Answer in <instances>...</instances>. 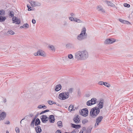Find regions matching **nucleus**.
<instances>
[{
  "instance_id": "nucleus-1",
  "label": "nucleus",
  "mask_w": 133,
  "mask_h": 133,
  "mask_svg": "<svg viewBox=\"0 0 133 133\" xmlns=\"http://www.w3.org/2000/svg\"><path fill=\"white\" fill-rule=\"evenodd\" d=\"M86 29L84 27L82 29L80 34L77 37V39L80 41L84 40L87 38V34L86 32Z\"/></svg>"
},
{
  "instance_id": "nucleus-2",
  "label": "nucleus",
  "mask_w": 133,
  "mask_h": 133,
  "mask_svg": "<svg viewBox=\"0 0 133 133\" xmlns=\"http://www.w3.org/2000/svg\"><path fill=\"white\" fill-rule=\"evenodd\" d=\"M100 111L99 108L97 107H95L92 108L90 112V114L92 117L91 118H95L99 114Z\"/></svg>"
},
{
  "instance_id": "nucleus-3",
  "label": "nucleus",
  "mask_w": 133,
  "mask_h": 133,
  "mask_svg": "<svg viewBox=\"0 0 133 133\" xmlns=\"http://www.w3.org/2000/svg\"><path fill=\"white\" fill-rule=\"evenodd\" d=\"M59 96V98L63 100H64L68 98L69 96L68 92H64L60 94Z\"/></svg>"
},
{
  "instance_id": "nucleus-4",
  "label": "nucleus",
  "mask_w": 133,
  "mask_h": 133,
  "mask_svg": "<svg viewBox=\"0 0 133 133\" xmlns=\"http://www.w3.org/2000/svg\"><path fill=\"white\" fill-rule=\"evenodd\" d=\"M82 60L87 59L88 57V54L86 50H83L81 51Z\"/></svg>"
},
{
  "instance_id": "nucleus-5",
  "label": "nucleus",
  "mask_w": 133,
  "mask_h": 133,
  "mask_svg": "<svg viewBox=\"0 0 133 133\" xmlns=\"http://www.w3.org/2000/svg\"><path fill=\"white\" fill-rule=\"evenodd\" d=\"M88 110L86 108H85L82 109L79 112L80 113V114L82 116L84 117H86L88 116Z\"/></svg>"
},
{
  "instance_id": "nucleus-6",
  "label": "nucleus",
  "mask_w": 133,
  "mask_h": 133,
  "mask_svg": "<svg viewBox=\"0 0 133 133\" xmlns=\"http://www.w3.org/2000/svg\"><path fill=\"white\" fill-rule=\"evenodd\" d=\"M76 59L78 60H82L81 51H79L75 54Z\"/></svg>"
},
{
  "instance_id": "nucleus-7",
  "label": "nucleus",
  "mask_w": 133,
  "mask_h": 133,
  "mask_svg": "<svg viewBox=\"0 0 133 133\" xmlns=\"http://www.w3.org/2000/svg\"><path fill=\"white\" fill-rule=\"evenodd\" d=\"M97 99L95 98H92L91 100L88 101L87 103L88 106H91V105L95 104L96 103Z\"/></svg>"
},
{
  "instance_id": "nucleus-8",
  "label": "nucleus",
  "mask_w": 133,
  "mask_h": 133,
  "mask_svg": "<svg viewBox=\"0 0 133 133\" xmlns=\"http://www.w3.org/2000/svg\"><path fill=\"white\" fill-rule=\"evenodd\" d=\"M40 118L42 122L44 123L47 122L49 119V117H48L46 115H43Z\"/></svg>"
},
{
  "instance_id": "nucleus-9",
  "label": "nucleus",
  "mask_w": 133,
  "mask_h": 133,
  "mask_svg": "<svg viewBox=\"0 0 133 133\" xmlns=\"http://www.w3.org/2000/svg\"><path fill=\"white\" fill-rule=\"evenodd\" d=\"M30 4L32 7L35 6H39L41 5V4L37 2H34L31 1L30 2Z\"/></svg>"
},
{
  "instance_id": "nucleus-10",
  "label": "nucleus",
  "mask_w": 133,
  "mask_h": 133,
  "mask_svg": "<svg viewBox=\"0 0 133 133\" xmlns=\"http://www.w3.org/2000/svg\"><path fill=\"white\" fill-rule=\"evenodd\" d=\"M12 23H15L16 24H19L21 23L20 20L18 18H17L16 16L14 17L12 19Z\"/></svg>"
},
{
  "instance_id": "nucleus-11",
  "label": "nucleus",
  "mask_w": 133,
  "mask_h": 133,
  "mask_svg": "<svg viewBox=\"0 0 133 133\" xmlns=\"http://www.w3.org/2000/svg\"><path fill=\"white\" fill-rule=\"evenodd\" d=\"M6 114L4 112H2L0 114V121L3 120L6 117Z\"/></svg>"
},
{
  "instance_id": "nucleus-12",
  "label": "nucleus",
  "mask_w": 133,
  "mask_h": 133,
  "mask_svg": "<svg viewBox=\"0 0 133 133\" xmlns=\"http://www.w3.org/2000/svg\"><path fill=\"white\" fill-rule=\"evenodd\" d=\"M103 119V117L102 116H99L96 119V123L95 125L96 126V124L97 126H98L99 124V123H100L102 121Z\"/></svg>"
},
{
  "instance_id": "nucleus-13",
  "label": "nucleus",
  "mask_w": 133,
  "mask_h": 133,
  "mask_svg": "<svg viewBox=\"0 0 133 133\" xmlns=\"http://www.w3.org/2000/svg\"><path fill=\"white\" fill-rule=\"evenodd\" d=\"M38 113L36 114L35 115V117L33 118L31 121L30 124V126L31 127H32L33 128H34V122H35V119L36 118L38 117Z\"/></svg>"
},
{
  "instance_id": "nucleus-14",
  "label": "nucleus",
  "mask_w": 133,
  "mask_h": 133,
  "mask_svg": "<svg viewBox=\"0 0 133 133\" xmlns=\"http://www.w3.org/2000/svg\"><path fill=\"white\" fill-rule=\"evenodd\" d=\"M49 122L51 123H54L55 122V119L54 116L53 115L49 116Z\"/></svg>"
},
{
  "instance_id": "nucleus-15",
  "label": "nucleus",
  "mask_w": 133,
  "mask_h": 133,
  "mask_svg": "<svg viewBox=\"0 0 133 133\" xmlns=\"http://www.w3.org/2000/svg\"><path fill=\"white\" fill-rule=\"evenodd\" d=\"M35 130L37 133H40L42 131V129L40 126H37L35 128Z\"/></svg>"
},
{
  "instance_id": "nucleus-16",
  "label": "nucleus",
  "mask_w": 133,
  "mask_h": 133,
  "mask_svg": "<svg viewBox=\"0 0 133 133\" xmlns=\"http://www.w3.org/2000/svg\"><path fill=\"white\" fill-rule=\"evenodd\" d=\"M41 122L38 118H37L36 119H35V122H34V125L35 126H38V125L40 124Z\"/></svg>"
},
{
  "instance_id": "nucleus-17",
  "label": "nucleus",
  "mask_w": 133,
  "mask_h": 133,
  "mask_svg": "<svg viewBox=\"0 0 133 133\" xmlns=\"http://www.w3.org/2000/svg\"><path fill=\"white\" fill-rule=\"evenodd\" d=\"M71 126L72 127L76 128V129H78L80 128L81 127V126L79 124H74L71 123Z\"/></svg>"
},
{
  "instance_id": "nucleus-18",
  "label": "nucleus",
  "mask_w": 133,
  "mask_h": 133,
  "mask_svg": "<svg viewBox=\"0 0 133 133\" xmlns=\"http://www.w3.org/2000/svg\"><path fill=\"white\" fill-rule=\"evenodd\" d=\"M104 2L106 3L109 6L113 7L115 6V5L110 1H105Z\"/></svg>"
},
{
  "instance_id": "nucleus-19",
  "label": "nucleus",
  "mask_w": 133,
  "mask_h": 133,
  "mask_svg": "<svg viewBox=\"0 0 133 133\" xmlns=\"http://www.w3.org/2000/svg\"><path fill=\"white\" fill-rule=\"evenodd\" d=\"M62 86L60 84H59L56 85L55 89V90L56 91H58L60 90L62 88Z\"/></svg>"
},
{
  "instance_id": "nucleus-20",
  "label": "nucleus",
  "mask_w": 133,
  "mask_h": 133,
  "mask_svg": "<svg viewBox=\"0 0 133 133\" xmlns=\"http://www.w3.org/2000/svg\"><path fill=\"white\" fill-rule=\"evenodd\" d=\"M97 9L98 11H101L102 12H104L105 11L103 9L102 6H98L97 7Z\"/></svg>"
},
{
  "instance_id": "nucleus-21",
  "label": "nucleus",
  "mask_w": 133,
  "mask_h": 133,
  "mask_svg": "<svg viewBox=\"0 0 133 133\" xmlns=\"http://www.w3.org/2000/svg\"><path fill=\"white\" fill-rule=\"evenodd\" d=\"M6 19V17L5 16H0V22H3Z\"/></svg>"
},
{
  "instance_id": "nucleus-22",
  "label": "nucleus",
  "mask_w": 133,
  "mask_h": 133,
  "mask_svg": "<svg viewBox=\"0 0 133 133\" xmlns=\"http://www.w3.org/2000/svg\"><path fill=\"white\" fill-rule=\"evenodd\" d=\"M57 124L58 127H59L61 128L63 127L62 122L61 121L58 122Z\"/></svg>"
},
{
  "instance_id": "nucleus-23",
  "label": "nucleus",
  "mask_w": 133,
  "mask_h": 133,
  "mask_svg": "<svg viewBox=\"0 0 133 133\" xmlns=\"http://www.w3.org/2000/svg\"><path fill=\"white\" fill-rule=\"evenodd\" d=\"M109 39V42H110V44L115 42L116 41V39L114 38H110Z\"/></svg>"
},
{
  "instance_id": "nucleus-24",
  "label": "nucleus",
  "mask_w": 133,
  "mask_h": 133,
  "mask_svg": "<svg viewBox=\"0 0 133 133\" xmlns=\"http://www.w3.org/2000/svg\"><path fill=\"white\" fill-rule=\"evenodd\" d=\"M9 16L11 17H13L14 16V12L12 11H9Z\"/></svg>"
},
{
  "instance_id": "nucleus-25",
  "label": "nucleus",
  "mask_w": 133,
  "mask_h": 133,
  "mask_svg": "<svg viewBox=\"0 0 133 133\" xmlns=\"http://www.w3.org/2000/svg\"><path fill=\"white\" fill-rule=\"evenodd\" d=\"M73 121L74 122L76 123H79L80 122V121L77 120L76 118H74L73 119Z\"/></svg>"
},
{
  "instance_id": "nucleus-26",
  "label": "nucleus",
  "mask_w": 133,
  "mask_h": 133,
  "mask_svg": "<svg viewBox=\"0 0 133 133\" xmlns=\"http://www.w3.org/2000/svg\"><path fill=\"white\" fill-rule=\"evenodd\" d=\"M5 14V12L4 10H0V16H4Z\"/></svg>"
},
{
  "instance_id": "nucleus-27",
  "label": "nucleus",
  "mask_w": 133,
  "mask_h": 133,
  "mask_svg": "<svg viewBox=\"0 0 133 133\" xmlns=\"http://www.w3.org/2000/svg\"><path fill=\"white\" fill-rule=\"evenodd\" d=\"M7 33L10 35H13L15 34V32L12 30H10L7 32Z\"/></svg>"
},
{
  "instance_id": "nucleus-28",
  "label": "nucleus",
  "mask_w": 133,
  "mask_h": 133,
  "mask_svg": "<svg viewBox=\"0 0 133 133\" xmlns=\"http://www.w3.org/2000/svg\"><path fill=\"white\" fill-rule=\"evenodd\" d=\"M103 85H104L105 86L108 87H110L111 86L110 84H109L108 83H107L106 82L104 83Z\"/></svg>"
},
{
  "instance_id": "nucleus-29",
  "label": "nucleus",
  "mask_w": 133,
  "mask_h": 133,
  "mask_svg": "<svg viewBox=\"0 0 133 133\" xmlns=\"http://www.w3.org/2000/svg\"><path fill=\"white\" fill-rule=\"evenodd\" d=\"M74 106L72 105H70L69 107L68 110L70 111H71L73 109Z\"/></svg>"
},
{
  "instance_id": "nucleus-30",
  "label": "nucleus",
  "mask_w": 133,
  "mask_h": 133,
  "mask_svg": "<svg viewBox=\"0 0 133 133\" xmlns=\"http://www.w3.org/2000/svg\"><path fill=\"white\" fill-rule=\"evenodd\" d=\"M49 48H50L52 51H54L55 50V48L54 46L53 45H49L48 46Z\"/></svg>"
},
{
  "instance_id": "nucleus-31",
  "label": "nucleus",
  "mask_w": 133,
  "mask_h": 133,
  "mask_svg": "<svg viewBox=\"0 0 133 133\" xmlns=\"http://www.w3.org/2000/svg\"><path fill=\"white\" fill-rule=\"evenodd\" d=\"M23 25L24 28H29V25L27 23H25Z\"/></svg>"
},
{
  "instance_id": "nucleus-32",
  "label": "nucleus",
  "mask_w": 133,
  "mask_h": 133,
  "mask_svg": "<svg viewBox=\"0 0 133 133\" xmlns=\"http://www.w3.org/2000/svg\"><path fill=\"white\" fill-rule=\"evenodd\" d=\"M49 110L47 109V110H44L43 111H42L40 114L41 115L42 114H43L45 113L49 112Z\"/></svg>"
},
{
  "instance_id": "nucleus-33",
  "label": "nucleus",
  "mask_w": 133,
  "mask_h": 133,
  "mask_svg": "<svg viewBox=\"0 0 133 133\" xmlns=\"http://www.w3.org/2000/svg\"><path fill=\"white\" fill-rule=\"evenodd\" d=\"M73 46V45L71 43H68L66 45V47H70Z\"/></svg>"
},
{
  "instance_id": "nucleus-34",
  "label": "nucleus",
  "mask_w": 133,
  "mask_h": 133,
  "mask_svg": "<svg viewBox=\"0 0 133 133\" xmlns=\"http://www.w3.org/2000/svg\"><path fill=\"white\" fill-rule=\"evenodd\" d=\"M88 121L87 119H83L82 121V123L83 124H84L85 123L87 122Z\"/></svg>"
},
{
  "instance_id": "nucleus-35",
  "label": "nucleus",
  "mask_w": 133,
  "mask_h": 133,
  "mask_svg": "<svg viewBox=\"0 0 133 133\" xmlns=\"http://www.w3.org/2000/svg\"><path fill=\"white\" fill-rule=\"evenodd\" d=\"M124 7L128 8H129L130 6V4L126 3H124Z\"/></svg>"
},
{
  "instance_id": "nucleus-36",
  "label": "nucleus",
  "mask_w": 133,
  "mask_h": 133,
  "mask_svg": "<svg viewBox=\"0 0 133 133\" xmlns=\"http://www.w3.org/2000/svg\"><path fill=\"white\" fill-rule=\"evenodd\" d=\"M73 88H70L69 89L68 92H68V94L69 95V93H71L73 90Z\"/></svg>"
},
{
  "instance_id": "nucleus-37",
  "label": "nucleus",
  "mask_w": 133,
  "mask_h": 133,
  "mask_svg": "<svg viewBox=\"0 0 133 133\" xmlns=\"http://www.w3.org/2000/svg\"><path fill=\"white\" fill-rule=\"evenodd\" d=\"M15 130L16 132L17 133H19L20 132L19 129L18 127H16L15 128Z\"/></svg>"
},
{
  "instance_id": "nucleus-38",
  "label": "nucleus",
  "mask_w": 133,
  "mask_h": 133,
  "mask_svg": "<svg viewBox=\"0 0 133 133\" xmlns=\"http://www.w3.org/2000/svg\"><path fill=\"white\" fill-rule=\"evenodd\" d=\"M109 40V39H107L104 42L106 44H110Z\"/></svg>"
},
{
  "instance_id": "nucleus-39",
  "label": "nucleus",
  "mask_w": 133,
  "mask_h": 133,
  "mask_svg": "<svg viewBox=\"0 0 133 133\" xmlns=\"http://www.w3.org/2000/svg\"><path fill=\"white\" fill-rule=\"evenodd\" d=\"M48 103L50 105H52L53 104V101H52L50 100H48Z\"/></svg>"
},
{
  "instance_id": "nucleus-40",
  "label": "nucleus",
  "mask_w": 133,
  "mask_h": 133,
  "mask_svg": "<svg viewBox=\"0 0 133 133\" xmlns=\"http://www.w3.org/2000/svg\"><path fill=\"white\" fill-rule=\"evenodd\" d=\"M68 58L70 59H71L73 57V56L71 54H69L68 55Z\"/></svg>"
},
{
  "instance_id": "nucleus-41",
  "label": "nucleus",
  "mask_w": 133,
  "mask_h": 133,
  "mask_svg": "<svg viewBox=\"0 0 133 133\" xmlns=\"http://www.w3.org/2000/svg\"><path fill=\"white\" fill-rule=\"evenodd\" d=\"M98 108H99V109H101L103 108V105L102 104H98Z\"/></svg>"
},
{
  "instance_id": "nucleus-42",
  "label": "nucleus",
  "mask_w": 133,
  "mask_h": 133,
  "mask_svg": "<svg viewBox=\"0 0 133 133\" xmlns=\"http://www.w3.org/2000/svg\"><path fill=\"white\" fill-rule=\"evenodd\" d=\"M86 130V128L85 127H83L81 131L79 133H83V132Z\"/></svg>"
},
{
  "instance_id": "nucleus-43",
  "label": "nucleus",
  "mask_w": 133,
  "mask_h": 133,
  "mask_svg": "<svg viewBox=\"0 0 133 133\" xmlns=\"http://www.w3.org/2000/svg\"><path fill=\"white\" fill-rule=\"evenodd\" d=\"M124 24H127L128 25L130 24V23L127 21L125 20L124 21Z\"/></svg>"
},
{
  "instance_id": "nucleus-44",
  "label": "nucleus",
  "mask_w": 133,
  "mask_h": 133,
  "mask_svg": "<svg viewBox=\"0 0 133 133\" xmlns=\"http://www.w3.org/2000/svg\"><path fill=\"white\" fill-rule=\"evenodd\" d=\"M104 101L103 100H101L99 102V104H102L103 105Z\"/></svg>"
},
{
  "instance_id": "nucleus-45",
  "label": "nucleus",
  "mask_w": 133,
  "mask_h": 133,
  "mask_svg": "<svg viewBox=\"0 0 133 133\" xmlns=\"http://www.w3.org/2000/svg\"><path fill=\"white\" fill-rule=\"evenodd\" d=\"M74 118H76L77 120H80V118L79 117V116L78 115H76V117H75Z\"/></svg>"
},
{
  "instance_id": "nucleus-46",
  "label": "nucleus",
  "mask_w": 133,
  "mask_h": 133,
  "mask_svg": "<svg viewBox=\"0 0 133 133\" xmlns=\"http://www.w3.org/2000/svg\"><path fill=\"white\" fill-rule=\"evenodd\" d=\"M104 83V82L103 81H101L99 82L98 84H99V85H103Z\"/></svg>"
},
{
  "instance_id": "nucleus-47",
  "label": "nucleus",
  "mask_w": 133,
  "mask_h": 133,
  "mask_svg": "<svg viewBox=\"0 0 133 133\" xmlns=\"http://www.w3.org/2000/svg\"><path fill=\"white\" fill-rule=\"evenodd\" d=\"M43 106L42 105H39L38 106L37 108L39 109H41L43 108Z\"/></svg>"
},
{
  "instance_id": "nucleus-48",
  "label": "nucleus",
  "mask_w": 133,
  "mask_h": 133,
  "mask_svg": "<svg viewBox=\"0 0 133 133\" xmlns=\"http://www.w3.org/2000/svg\"><path fill=\"white\" fill-rule=\"evenodd\" d=\"M119 21L121 22V23H124V22L125 20H123L121 19H119Z\"/></svg>"
},
{
  "instance_id": "nucleus-49",
  "label": "nucleus",
  "mask_w": 133,
  "mask_h": 133,
  "mask_svg": "<svg viewBox=\"0 0 133 133\" xmlns=\"http://www.w3.org/2000/svg\"><path fill=\"white\" fill-rule=\"evenodd\" d=\"M40 56H41L43 57H45V54H43V52H41V54L40 55Z\"/></svg>"
},
{
  "instance_id": "nucleus-50",
  "label": "nucleus",
  "mask_w": 133,
  "mask_h": 133,
  "mask_svg": "<svg viewBox=\"0 0 133 133\" xmlns=\"http://www.w3.org/2000/svg\"><path fill=\"white\" fill-rule=\"evenodd\" d=\"M41 51L40 50H38L37 52V54L38 55L40 56V55L41 54Z\"/></svg>"
},
{
  "instance_id": "nucleus-51",
  "label": "nucleus",
  "mask_w": 133,
  "mask_h": 133,
  "mask_svg": "<svg viewBox=\"0 0 133 133\" xmlns=\"http://www.w3.org/2000/svg\"><path fill=\"white\" fill-rule=\"evenodd\" d=\"M69 19L70 21H73L74 18L72 17H69Z\"/></svg>"
},
{
  "instance_id": "nucleus-52",
  "label": "nucleus",
  "mask_w": 133,
  "mask_h": 133,
  "mask_svg": "<svg viewBox=\"0 0 133 133\" xmlns=\"http://www.w3.org/2000/svg\"><path fill=\"white\" fill-rule=\"evenodd\" d=\"M32 22L33 24H35L36 23V21L35 19H33L32 20Z\"/></svg>"
},
{
  "instance_id": "nucleus-53",
  "label": "nucleus",
  "mask_w": 133,
  "mask_h": 133,
  "mask_svg": "<svg viewBox=\"0 0 133 133\" xmlns=\"http://www.w3.org/2000/svg\"><path fill=\"white\" fill-rule=\"evenodd\" d=\"M63 25L64 26H67L68 25V24L66 21L64 22Z\"/></svg>"
},
{
  "instance_id": "nucleus-54",
  "label": "nucleus",
  "mask_w": 133,
  "mask_h": 133,
  "mask_svg": "<svg viewBox=\"0 0 133 133\" xmlns=\"http://www.w3.org/2000/svg\"><path fill=\"white\" fill-rule=\"evenodd\" d=\"M56 133H62V132L60 130H58L56 131Z\"/></svg>"
},
{
  "instance_id": "nucleus-55",
  "label": "nucleus",
  "mask_w": 133,
  "mask_h": 133,
  "mask_svg": "<svg viewBox=\"0 0 133 133\" xmlns=\"http://www.w3.org/2000/svg\"><path fill=\"white\" fill-rule=\"evenodd\" d=\"M77 22L78 23H82V21L80 19H77Z\"/></svg>"
},
{
  "instance_id": "nucleus-56",
  "label": "nucleus",
  "mask_w": 133,
  "mask_h": 133,
  "mask_svg": "<svg viewBox=\"0 0 133 133\" xmlns=\"http://www.w3.org/2000/svg\"><path fill=\"white\" fill-rule=\"evenodd\" d=\"M10 122L9 121H7L5 123V124H9Z\"/></svg>"
},
{
  "instance_id": "nucleus-57",
  "label": "nucleus",
  "mask_w": 133,
  "mask_h": 133,
  "mask_svg": "<svg viewBox=\"0 0 133 133\" xmlns=\"http://www.w3.org/2000/svg\"><path fill=\"white\" fill-rule=\"evenodd\" d=\"M70 133H76V131L75 129L73 130L71 132H70Z\"/></svg>"
},
{
  "instance_id": "nucleus-58",
  "label": "nucleus",
  "mask_w": 133,
  "mask_h": 133,
  "mask_svg": "<svg viewBox=\"0 0 133 133\" xmlns=\"http://www.w3.org/2000/svg\"><path fill=\"white\" fill-rule=\"evenodd\" d=\"M33 114H29L28 115V116L29 117H32L33 116Z\"/></svg>"
},
{
  "instance_id": "nucleus-59",
  "label": "nucleus",
  "mask_w": 133,
  "mask_h": 133,
  "mask_svg": "<svg viewBox=\"0 0 133 133\" xmlns=\"http://www.w3.org/2000/svg\"><path fill=\"white\" fill-rule=\"evenodd\" d=\"M43 108L44 109H46L47 108V107L45 105H43Z\"/></svg>"
},
{
  "instance_id": "nucleus-60",
  "label": "nucleus",
  "mask_w": 133,
  "mask_h": 133,
  "mask_svg": "<svg viewBox=\"0 0 133 133\" xmlns=\"http://www.w3.org/2000/svg\"><path fill=\"white\" fill-rule=\"evenodd\" d=\"M77 19L76 18H74V20H73V21L77 22Z\"/></svg>"
},
{
  "instance_id": "nucleus-61",
  "label": "nucleus",
  "mask_w": 133,
  "mask_h": 133,
  "mask_svg": "<svg viewBox=\"0 0 133 133\" xmlns=\"http://www.w3.org/2000/svg\"><path fill=\"white\" fill-rule=\"evenodd\" d=\"M70 15L71 16H74V14L73 13L70 14Z\"/></svg>"
},
{
  "instance_id": "nucleus-62",
  "label": "nucleus",
  "mask_w": 133,
  "mask_h": 133,
  "mask_svg": "<svg viewBox=\"0 0 133 133\" xmlns=\"http://www.w3.org/2000/svg\"><path fill=\"white\" fill-rule=\"evenodd\" d=\"M31 8V7H30V8H29L28 9V11H31V10H32L31 9H30V8Z\"/></svg>"
},
{
  "instance_id": "nucleus-63",
  "label": "nucleus",
  "mask_w": 133,
  "mask_h": 133,
  "mask_svg": "<svg viewBox=\"0 0 133 133\" xmlns=\"http://www.w3.org/2000/svg\"><path fill=\"white\" fill-rule=\"evenodd\" d=\"M20 28H24V26H23V25L22 26H20Z\"/></svg>"
},
{
  "instance_id": "nucleus-64",
  "label": "nucleus",
  "mask_w": 133,
  "mask_h": 133,
  "mask_svg": "<svg viewBox=\"0 0 133 133\" xmlns=\"http://www.w3.org/2000/svg\"><path fill=\"white\" fill-rule=\"evenodd\" d=\"M35 56L38 55L37 52V53H35L34 55Z\"/></svg>"
}]
</instances>
